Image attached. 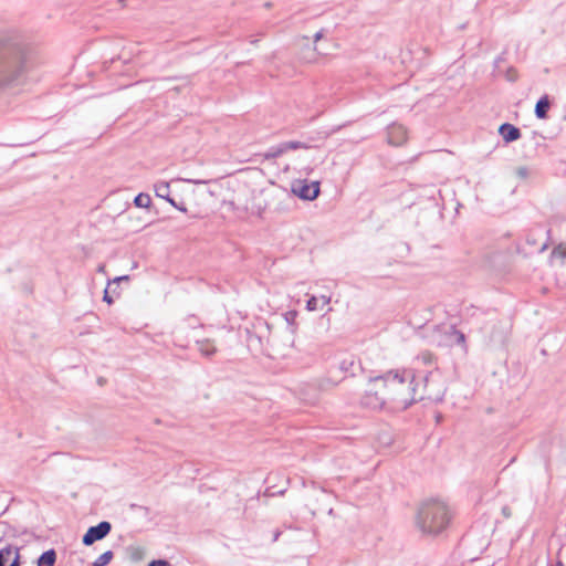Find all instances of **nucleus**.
Masks as SVG:
<instances>
[{
    "label": "nucleus",
    "instance_id": "dca6fc26",
    "mask_svg": "<svg viewBox=\"0 0 566 566\" xmlns=\"http://www.w3.org/2000/svg\"><path fill=\"white\" fill-rule=\"evenodd\" d=\"M155 193L157 197L167 200L172 206H176V202L170 198V187L166 181H160L155 185Z\"/></svg>",
    "mask_w": 566,
    "mask_h": 566
},
{
    "label": "nucleus",
    "instance_id": "1a4fd4ad",
    "mask_svg": "<svg viewBox=\"0 0 566 566\" xmlns=\"http://www.w3.org/2000/svg\"><path fill=\"white\" fill-rule=\"evenodd\" d=\"M111 530L112 525L109 522L106 521L98 523L96 526L90 527L85 535L83 536V544L86 546L92 545L94 542L107 536Z\"/></svg>",
    "mask_w": 566,
    "mask_h": 566
},
{
    "label": "nucleus",
    "instance_id": "473e14b6",
    "mask_svg": "<svg viewBox=\"0 0 566 566\" xmlns=\"http://www.w3.org/2000/svg\"><path fill=\"white\" fill-rule=\"evenodd\" d=\"M104 269H105V266H104V265H101V266L98 268V271H99V272H104Z\"/></svg>",
    "mask_w": 566,
    "mask_h": 566
},
{
    "label": "nucleus",
    "instance_id": "20e7f679",
    "mask_svg": "<svg viewBox=\"0 0 566 566\" xmlns=\"http://www.w3.org/2000/svg\"><path fill=\"white\" fill-rule=\"evenodd\" d=\"M385 387L386 385L380 376L370 379L361 398V405L373 410L388 407L384 392Z\"/></svg>",
    "mask_w": 566,
    "mask_h": 566
},
{
    "label": "nucleus",
    "instance_id": "c756f323",
    "mask_svg": "<svg viewBox=\"0 0 566 566\" xmlns=\"http://www.w3.org/2000/svg\"><path fill=\"white\" fill-rule=\"evenodd\" d=\"M322 38H323V31L321 30V31H318V32H316V33H315V35H314V41H315V42H317V41H319Z\"/></svg>",
    "mask_w": 566,
    "mask_h": 566
},
{
    "label": "nucleus",
    "instance_id": "6ab92c4d",
    "mask_svg": "<svg viewBox=\"0 0 566 566\" xmlns=\"http://www.w3.org/2000/svg\"><path fill=\"white\" fill-rule=\"evenodd\" d=\"M296 317H297L296 311H289L283 314V318L287 324L291 335H294L296 332Z\"/></svg>",
    "mask_w": 566,
    "mask_h": 566
},
{
    "label": "nucleus",
    "instance_id": "c85d7f7f",
    "mask_svg": "<svg viewBox=\"0 0 566 566\" xmlns=\"http://www.w3.org/2000/svg\"><path fill=\"white\" fill-rule=\"evenodd\" d=\"M502 513H503V515L505 517H510L511 516V510L507 506L502 509Z\"/></svg>",
    "mask_w": 566,
    "mask_h": 566
},
{
    "label": "nucleus",
    "instance_id": "f03ea898",
    "mask_svg": "<svg viewBox=\"0 0 566 566\" xmlns=\"http://www.w3.org/2000/svg\"><path fill=\"white\" fill-rule=\"evenodd\" d=\"M380 378L386 385L384 392L391 410H405L417 400L415 376L411 370H390Z\"/></svg>",
    "mask_w": 566,
    "mask_h": 566
},
{
    "label": "nucleus",
    "instance_id": "2eb2a0df",
    "mask_svg": "<svg viewBox=\"0 0 566 566\" xmlns=\"http://www.w3.org/2000/svg\"><path fill=\"white\" fill-rule=\"evenodd\" d=\"M551 107V101L547 95L542 96L535 105V115L539 119L547 118V112Z\"/></svg>",
    "mask_w": 566,
    "mask_h": 566
},
{
    "label": "nucleus",
    "instance_id": "393cba45",
    "mask_svg": "<svg viewBox=\"0 0 566 566\" xmlns=\"http://www.w3.org/2000/svg\"><path fill=\"white\" fill-rule=\"evenodd\" d=\"M419 358L422 360L423 364L429 365L433 361V355L429 352L422 353Z\"/></svg>",
    "mask_w": 566,
    "mask_h": 566
},
{
    "label": "nucleus",
    "instance_id": "5701e85b",
    "mask_svg": "<svg viewBox=\"0 0 566 566\" xmlns=\"http://www.w3.org/2000/svg\"><path fill=\"white\" fill-rule=\"evenodd\" d=\"M514 175L521 180H526L531 175V170L526 166H520L514 169Z\"/></svg>",
    "mask_w": 566,
    "mask_h": 566
},
{
    "label": "nucleus",
    "instance_id": "72a5a7b5",
    "mask_svg": "<svg viewBox=\"0 0 566 566\" xmlns=\"http://www.w3.org/2000/svg\"><path fill=\"white\" fill-rule=\"evenodd\" d=\"M557 566H564L560 562L557 564Z\"/></svg>",
    "mask_w": 566,
    "mask_h": 566
},
{
    "label": "nucleus",
    "instance_id": "aec40b11",
    "mask_svg": "<svg viewBox=\"0 0 566 566\" xmlns=\"http://www.w3.org/2000/svg\"><path fill=\"white\" fill-rule=\"evenodd\" d=\"M198 348L205 356H211L216 353V347L209 339L198 342Z\"/></svg>",
    "mask_w": 566,
    "mask_h": 566
},
{
    "label": "nucleus",
    "instance_id": "f3484780",
    "mask_svg": "<svg viewBox=\"0 0 566 566\" xmlns=\"http://www.w3.org/2000/svg\"><path fill=\"white\" fill-rule=\"evenodd\" d=\"M355 367V357L350 354L343 355L338 361V368L345 373H353Z\"/></svg>",
    "mask_w": 566,
    "mask_h": 566
},
{
    "label": "nucleus",
    "instance_id": "39448f33",
    "mask_svg": "<svg viewBox=\"0 0 566 566\" xmlns=\"http://www.w3.org/2000/svg\"><path fill=\"white\" fill-rule=\"evenodd\" d=\"M261 192L243 188L235 197L232 205H237L245 211H250L252 214L261 216L265 209V203L260 200Z\"/></svg>",
    "mask_w": 566,
    "mask_h": 566
},
{
    "label": "nucleus",
    "instance_id": "0eeeda50",
    "mask_svg": "<svg viewBox=\"0 0 566 566\" xmlns=\"http://www.w3.org/2000/svg\"><path fill=\"white\" fill-rule=\"evenodd\" d=\"M306 149H310L307 147ZM325 160V157L316 148H311V151L300 157L298 171L301 175L310 176L319 165Z\"/></svg>",
    "mask_w": 566,
    "mask_h": 566
},
{
    "label": "nucleus",
    "instance_id": "2f4dec72",
    "mask_svg": "<svg viewBox=\"0 0 566 566\" xmlns=\"http://www.w3.org/2000/svg\"><path fill=\"white\" fill-rule=\"evenodd\" d=\"M175 207H176L177 209H179L180 211L186 212V208H185V207H182V206H177V205H176Z\"/></svg>",
    "mask_w": 566,
    "mask_h": 566
},
{
    "label": "nucleus",
    "instance_id": "7c9ffc66",
    "mask_svg": "<svg viewBox=\"0 0 566 566\" xmlns=\"http://www.w3.org/2000/svg\"><path fill=\"white\" fill-rule=\"evenodd\" d=\"M185 181H187V182H191V184H206V181H203V180H197V179H185Z\"/></svg>",
    "mask_w": 566,
    "mask_h": 566
},
{
    "label": "nucleus",
    "instance_id": "9d476101",
    "mask_svg": "<svg viewBox=\"0 0 566 566\" xmlns=\"http://www.w3.org/2000/svg\"><path fill=\"white\" fill-rule=\"evenodd\" d=\"M300 148H307V146L301 142H295V140H291V142H284V143H281L280 145L277 146H273L271 147L264 155V157L266 159H273V158H277L280 156H282L283 154L290 151V150H296V149H300Z\"/></svg>",
    "mask_w": 566,
    "mask_h": 566
},
{
    "label": "nucleus",
    "instance_id": "a211bd4d",
    "mask_svg": "<svg viewBox=\"0 0 566 566\" xmlns=\"http://www.w3.org/2000/svg\"><path fill=\"white\" fill-rule=\"evenodd\" d=\"M56 560L55 551L50 549L44 552L38 559V566H54Z\"/></svg>",
    "mask_w": 566,
    "mask_h": 566
},
{
    "label": "nucleus",
    "instance_id": "f8f14e48",
    "mask_svg": "<svg viewBox=\"0 0 566 566\" xmlns=\"http://www.w3.org/2000/svg\"><path fill=\"white\" fill-rule=\"evenodd\" d=\"M0 566H20L19 549L12 546L0 549Z\"/></svg>",
    "mask_w": 566,
    "mask_h": 566
},
{
    "label": "nucleus",
    "instance_id": "bb28decb",
    "mask_svg": "<svg viewBox=\"0 0 566 566\" xmlns=\"http://www.w3.org/2000/svg\"><path fill=\"white\" fill-rule=\"evenodd\" d=\"M148 566H170V565L167 560L158 559V560H153Z\"/></svg>",
    "mask_w": 566,
    "mask_h": 566
},
{
    "label": "nucleus",
    "instance_id": "9b49d317",
    "mask_svg": "<svg viewBox=\"0 0 566 566\" xmlns=\"http://www.w3.org/2000/svg\"><path fill=\"white\" fill-rule=\"evenodd\" d=\"M387 139L390 145L400 146L407 140V130L400 124H391L387 128Z\"/></svg>",
    "mask_w": 566,
    "mask_h": 566
},
{
    "label": "nucleus",
    "instance_id": "7ed1b4c3",
    "mask_svg": "<svg viewBox=\"0 0 566 566\" xmlns=\"http://www.w3.org/2000/svg\"><path fill=\"white\" fill-rule=\"evenodd\" d=\"M451 521V513L446 503L428 501L421 504L417 513V526L428 535H438L443 532Z\"/></svg>",
    "mask_w": 566,
    "mask_h": 566
},
{
    "label": "nucleus",
    "instance_id": "cd10ccee",
    "mask_svg": "<svg viewBox=\"0 0 566 566\" xmlns=\"http://www.w3.org/2000/svg\"><path fill=\"white\" fill-rule=\"evenodd\" d=\"M103 301H104V302H106L107 304H113V302H114V300H113V297L109 295V292H108V290H107V289L104 291Z\"/></svg>",
    "mask_w": 566,
    "mask_h": 566
},
{
    "label": "nucleus",
    "instance_id": "6e6552de",
    "mask_svg": "<svg viewBox=\"0 0 566 566\" xmlns=\"http://www.w3.org/2000/svg\"><path fill=\"white\" fill-rule=\"evenodd\" d=\"M439 346H453L460 345L463 353H467L465 336L453 326L448 325L443 327V338L437 340Z\"/></svg>",
    "mask_w": 566,
    "mask_h": 566
},
{
    "label": "nucleus",
    "instance_id": "ddd939ff",
    "mask_svg": "<svg viewBox=\"0 0 566 566\" xmlns=\"http://www.w3.org/2000/svg\"><path fill=\"white\" fill-rule=\"evenodd\" d=\"M331 303V296L328 295H321L317 296H311L306 303V310L308 312H314L318 310H324L326 307V312L331 311V307H328Z\"/></svg>",
    "mask_w": 566,
    "mask_h": 566
},
{
    "label": "nucleus",
    "instance_id": "a878e982",
    "mask_svg": "<svg viewBox=\"0 0 566 566\" xmlns=\"http://www.w3.org/2000/svg\"><path fill=\"white\" fill-rule=\"evenodd\" d=\"M129 280V276L128 275H122V276H117L115 277L114 280L112 281H108V286L113 283H119V282H124V281H128Z\"/></svg>",
    "mask_w": 566,
    "mask_h": 566
},
{
    "label": "nucleus",
    "instance_id": "b1692460",
    "mask_svg": "<svg viewBox=\"0 0 566 566\" xmlns=\"http://www.w3.org/2000/svg\"><path fill=\"white\" fill-rule=\"evenodd\" d=\"M552 259H558L560 261V263H564V261L566 259V248H564L563 245L556 247L552 251Z\"/></svg>",
    "mask_w": 566,
    "mask_h": 566
},
{
    "label": "nucleus",
    "instance_id": "423d86ee",
    "mask_svg": "<svg viewBox=\"0 0 566 566\" xmlns=\"http://www.w3.org/2000/svg\"><path fill=\"white\" fill-rule=\"evenodd\" d=\"M291 190L300 199L312 201L319 195V181L297 179L292 182Z\"/></svg>",
    "mask_w": 566,
    "mask_h": 566
},
{
    "label": "nucleus",
    "instance_id": "4468645a",
    "mask_svg": "<svg viewBox=\"0 0 566 566\" xmlns=\"http://www.w3.org/2000/svg\"><path fill=\"white\" fill-rule=\"evenodd\" d=\"M499 133L505 143H512L521 137V132L517 127L512 124H502L499 128Z\"/></svg>",
    "mask_w": 566,
    "mask_h": 566
},
{
    "label": "nucleus",
    "instance_id": "412c9836",
    "mask_svg": "<svg viewBox=\"0 0 566 566\" xmlns=\"http://www.w3.org/2000/svg\"><path fill=\"white\" fill-rule=\"evenodd\" d=\"M134 203L138 208H148L151 203V199L147 193H139L135 197Z\"/></svg>",
    "mask_w": 566,
    "mask_h": 566
},
{
    "label": "nucleus",
    "instance_id": "4be33fe9",
    "mask_svg": "<svg viewBox=\"0 0 566 566\" xmlns=\"http://www.w3.org/2000/svg\"><path fill=\"white\" fill-rule=\"evenodd\" d=\"M112 558L113 553L111 551H107L95 559L93 566H106L112 560Z\"/></svg>",
    "mask_w": 566,
    "mask_h": 566
},
{
    "label": "nucleus",
    "instance_id": "f257e3e1",
    "mask_svg": "<svg viewBox=\"0 0 566 566\" xmlns=\"http://www.w3.org/2000/svg\"><path fill=\"white\" fill-rule=\"evenodd\" d=\"M29 49L15 31L0 33V97L17 96L29 82Z\"/></svg>",
    "mask_w": 566,
    "mask_h": 566
}]
</instances>
